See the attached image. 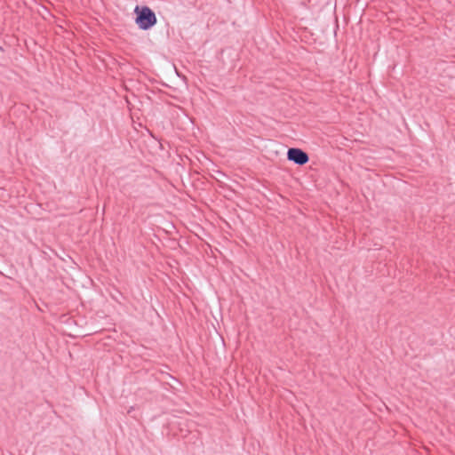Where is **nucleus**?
Segmentation results:
<instances>
[{"label":"nucleus","mask_w":455,"mask_h":455,"mask_svg":"<svg viewBox=\"0 0 455 455\" xmlns=\"http://www.w3.org/2000/svg\"><path fill=\"white\" fill-rule=\"evenodd\" d=\"M0 51H4V50H3V48H2V46H0Z\"/></svg>","instance_id":"nucleus-3"},{"label":"nucleus","mask_w":455,"mask_h":455,"mask_svg":"<svg viewBox=\"0 0 455 455\" xmlns=\"http://www.w3.org/2000/svg\"><path fill=\"white\" fill-rule=\"evenodd\" d=\"M287 159L298 165H304L309 161V156L300 148H291L287 151Z\"/></svg>","instance_id":"nucleus-2"},{"label":"nucleus","mask_w":455,"mask_h":455,"mask_svg":"<svg viewBox=\"0 0 455 455\" xmlns=\"http://www.w3.org/2000/svg\"><path fill=\"white\" fill-rule=\"evenodd\" d=\"M136 14L135 22L142 30L150 29L156 24V16L148 6L137 5L134 9Z\"/></svg>","instance_id":"nucleus-1"}]
</instances>
